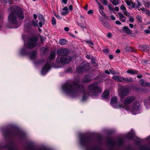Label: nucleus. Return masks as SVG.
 I'll return each mask as SVG.
<instances>
[{
	"label": "nucleus",
	"mask_w": 150,
	"mask_h": 150,
	"mask_svg": "<svg viewBox=\"0 0 150 150\" xmlns=\"http://www.w3.org/2000/svg\"><path fill=\"white\" fill-rule=\"evenodd\" d=\"M17 16L20 20L23 19L24 17L22 9L18 7H16L14 11L12 12L8 16L9 22L11 25V28H16L18 27L17 26Z\"/></svg>",
	"instance_id": "1"
},
{
	"label": "nucleus",
	"mask_w": 150,
	"mask_h": 150,
	"mask_svg": "<svg viewBox=\"0 0 150 150\" xmlns=\"http://www.w3.org/2000/svg\"><path fill=\"white\" fill-rule=\"evenodd\" d=\"M140 106L139 103L138 102L134 103L132 105V108H131L129 105H125L121 107L127 111L131 112L133 114L136 115L139 113V108Z\"/></svg>",
	"instance_id": "2"
},
{
	"label": "nucleus",
	"mask_w": 150,
	"mask_h": 150,
	"mask_svg": "<svg viewBox=\"0 0 150 150\" xmlns=\"http://www.w3.org/2000/svg\"><path fill=\"white\" fill-rule=\"evenodd\" d=\"M88 90L93 95L95 96L97 93H101L102 89L97 85H90L88 87Z\"/></svg>",
	"instance_id": "3"
},
{
	"label": "nucleus",
	"mask_w": 150,
	"mask_h": 150,
	"mask_svg": "<svg viewBox=\"0 0 150 150\" xmlns=\"http://www.w3.org/2000/svg\"><path fill=\"white\" fill-rule=\"evenodd\" d=\"M130 89L129 88L125 87L124 86L122 87L119 88V95L120 98H123L125 96H127L130 91Z\"/></svg>",
	"instance_id": "4"
},
{
	"label": "nucleus",
	"mask_w": 150,
	"mask_h": 150,
	"mask_svg": "<svg viewBox=\"0 0 150 150\" xmlns=\"http://www.w3.org/2000/svg\"><path fill=\"white\" fill-rule=\"evenodd\" d=\"M37 38L33 37L30 38L29 42L25 44V46L28 49H32L35 47L37 45Z\"/></svg>",
	"instance_id": "5"
},
{
	"label": "nucleus",
	"mask_w": 150,
	"mask_h": 150,
	"mask_svg": "<svg viewBox=\"0 0 150 150\" xmlns=\"http://www.w3.org/2000/svg\"><path fill=\"white\" fill-rule=\"evenodd\" d=\"M134 100V97L133 96H128L125 99L124 103L125 104L124 105L120 104L117 106V108H122L121 107L124 106L125 105H128L131 104Z\"/></svg>",
	"instance_id": "6"
},
{
	"label": "nucleus",
	"mask_w": 150,
	"mask_h": 150,
	"mask_svg": "<svg viewBox=\"0 0 150 150\" xmlns=\"http://www.w3.org/2000/svg\"><path fill=\"white\" fill-rule=\"evenodd\" d=\"M72 60V58L70 57H63L60 58V62L62 64H67L69 63Z\"/></svg>",
	"instance_id": "7"
},
{
	"label": "nucleus",
	"mask_w": 150,
	"mask_h": 150,
	"mask_svg": "<svg viewBox=\"0 0 150 150\" xmlns=\"http://www.w3.org/2000/svg\"><path fill=\"white\" fill-rule=\"evenodd\" d=\"M68 52V50L66 49H59L57 50V54L58 55L66 56Z\"/></svg>",
	"instance_id": "8"
},
{
	"label": "nucleus",
	"mask_w": 150,
	"mask_h": 150,
	"mask_svg": "<svg viewBox=\"0 0 150 150\" xmlns=\"http://www.w3.org/2000/svg\"><path fill=\"white\" fill-rule=\"evenodd\" d=\"M89 68L88 64H86L83 66H80L76 68V71L78 72L85 71Z\"/></svg>",
	"instance_id": "9"
},
{
	"label": "nucleus",
	"mask_w": 150,
	"mask_h": 150,
	"mask_svg": "<svg viewBox=\"0 0 150 150\" xmlns=\"http://www.w3.org/2000/svg\"><path fill=\"white\" fill-rule=\"evenodd\" d=\"M50 65L49 63H47L41 71V73L42 74H45L47 73L48 71L50 69Z\"/></svg>",
	"instance_id": "10"
},
{
	"label": "nucleus",
	"mask_w": 150,
	"mask_h": 150,
	"mask_svg": "<svg viewBox=\"0 0 150 150\" xmlns=\"http://www.w3.org/2000/svg\"><path fill=\"white\" fill-rule=\"evenodd\" d=\"M29 57L31 60L35 59L37 57L36 52L32 51L29 54Z\"/></svg>",
	"instance_id": "11"
},
{
	"label": "nucleus",
	"mask_w": 150,
	"mask_h": 150,
	"mask_svg": "<svg viewBox=\"0 0 150 150\" xmlns=\"http://www.w3.org/2000/svg\"><path fill=\"white\" fill-rule=\"evenodd\" d=\"M118 14L119 16L120 20L122 22H125L127 18L124 15L120 12H118Z\"/></svg>",
	"instance_id": "12"
},
{
	"label": "nucleus",
	"mask_w": 150,
	"mask_h": 150,
	"mask_svg": "<svg viewBox=\"0 0 150 150\" xmlns=\"http://www.w3.org/2000/svg\"><path fill=\"white\" fill-rule=\"evenodd\" d=\"M117 99L116 97L112 98L111 99L110 104L114 107H116Z\"/></svg>",
	"instance_id": "13"
},
{
	"label": "nucleus",
	"mask_w": 150,
	"mask_h": 150,
	"mask_svg": "<svg viewBox=\"0 0 150 150\" xmlns=\"http://www.w3.org/2000/svg\"><path fill=\"white\" fill-rule=\"evenodd\" d=\"M126 72L128 74H138V71H137L133 69L128 70Z\"/></svg>",
	"instance_id": "14"
},
{
	"label": "nucleus",
	"mask_w": 150,
	"mask_h": 150,
	"mask_svg": "<svg viewBox=\"0 0 150 150\" xmlns=\"http://www.w3.org/2000/svg\"><path fill=\"white\" fill-rule=\"evenodd\" d=\"M69 13L68 9L67 7H65L62 10L61 14L62 16H65Z\"/></svg>",
	"instance_id": "15"
},
{
	"label": "nucleus",
	"mask_w": 150,
	"mask_h": 150,
	"mask_svg": "<svg viewBox=\"0 0 150 150\" xmlns=\"http://www.w3.org/2000/svg\"><path fill=\"white\" fill-rule=\"evenodd\" d=\"M123 30L126 33L128 34H131L132 32V30L129 29L128 27L126 26L123 27Z\"/></svg>",
	"instance_id": "16"
},
{
	"label": "nucleus",
	"mask_w": 150,
	"mask_h": 150,
	"mask_svg": "<svg viewBox=\"0 0 150 150\" xmlns=\"http://www.w3.org/2000/svg\"><path fill=\"white\" fill-rule=\"evenodd\" d=\"M110 92L108 90L105 91L102 95V97L104 98H107Z\"/></svg>",
	"instance_id": "17"
},
{
	"label": "nucleus",
	"mask_w": 150,
	"mask_h": 150,
	"mask_svg": "<svg viewBox=\"0 0 150 150\" xmlns=\"http://www.w3.org/2000/svg\"><path fill=\"white\" fill-rule=\"evenodd\" d=\"M133 81V80L131 77H126L124 78V82L128 83L132 82Z\"/></svg>",
	"instance_id": "18"
},
{
	"label": "nucleus",
	"mask_w": 150,
	"mask_h": 150,
	"mask_svg": "<svg viewBox=\"0 0 150 150\" xmlns=\"http://www.w3.org/2000/svg\"><path fill=\"white\" fill-rule=\"evenodd\" d=\"M90 80V77L88 76H85L83 79L82 81L84 83L89 81Z\"/></svg>",
	"instance_id": "19"
},
{
	"label": "nucleus",
	"mask_w": 150,
	"mask_h": 150,
	"mask_svg": "<svg viewBox=\"0 0 150 150\" xmlns=\"http://www.w3.org/2000/svg\"><path fill=\"white\" fill-rule=\"evenodd\" d=\"M125 50L126 51H135V49L129 46L126 47Z\"/></svg>",
	"instance_id": "20"
},
{
	"label": "nucleus",
	"mask_w": 150,
	"mask_h": 150,
	"mask_svg": "<svg viewBox=\"0 0 150 150\" xmlns=\"http://www.w3.org/2000/svg\"><path fill=\"white\" fill-rule=\"evenodd\" d=\"M55 52L54 51H52L50 53V54L49 57V59H52L55 58Z\"/></svg>",
	"instance_id": "21"
},
{
	"label": "nucleus",
	"mask_w": 150,
	"mask_h": 150,
	"mask_svg": "<svg viewBox=\"0 0 150 150\" xmlns=\"http://www.w3.org/2000/svg\"><path fill=\"white\" fill-rule=\"evenodd\" d=\"M102 24L104 26L107 28H109L110 27V25L107 22H104L102 21Z\"/></svg>",
	"instance_id": "22"
},
{
	"label": "nucleus",
	"mask_w": 150,
	"mask_h": 150,
	"mask_svg": "<svg viewBox=\"0 0 150 150\" xmlns=\"http://www.w3.org/2000/svg\"><path fill=\"white\" fill-rule=\"evenodd\" d=\"M110 1L111 2L112 4L115 6H116L119 4H120L119 0H113L112 1Z\"/></svg>",
	"instance_id": "23"
},
{
	"label": "nucleus",
	"mask_w": 150,
	"mask_h": 150,
	"mask_svg": "<svg viewBox=\"0 0 150 150\" xmlns=\"http://www.w3.org/2000/svg\"><path fill=\"white\" fill-rule=\"evenodd\" d=\"M66 42V40L63 39H61L59 41V44L62 45H65Z\"/></svg>",
	"instance_id": "24"
},
{
	"label": "nucleus",
	"mask_w": 150,
	"mask_h": 150,
	"mask_svg": "<svg viewBox=\"0 0 150 150\" xmlns=\"http://www.w3.org/2000/svg\"><path fill=\"white\" fill-rule=\"evenodd\" d=\"M38 18L40 21L42 22H44V18L43 16L41 14H40L38 16Z\"/></svg>",
	"instance_id": "25"
},
{
	"label": "nucleus",
	"mask_w": 150,
	"mask_h": 150,
	"mask_svg": "<svg viewBox=\"0 0 150 150\" xmlns=\"http://www.w3.org/2000/svg\"><path fill=\"white\" fill-rule=\"evenodd\" d=\"M124 77L123 76H119L117 81L119 82H124Z\"/></svg>",
	"instance_id": "26"
},
{
	"label": "nucleus",
	"mask_w": 150,
	"mask_h": 150,
	"mask_svg": "<svg viewBox=\"0 0 150 150\" xmlns=\"http://www.w3.org/2000/svg\"><path fill=\"white\" fill-rule=\"evenodd\" d=\"M136 18L139 22L140 23L142 22V19L141 16L138 15L136 17Z\"/></svg>",
	"instance_id": "27"
},
{
	"label": "nucleus",
	"mask_w": 150,
	"mask_h": 150,
	"mask_svg": "<svg viewBox=\"0 0 150 150\" xmlns=\"http://www.w3.org/2000/svg\"><path fill=\"white\" fill-rule=\"evenodd\" d=\"M101 2L104 5H107L108 4V2L107 0H102Z\"/></svg>",
	"instance_id": "28"
},
{
	"label": "nucleus",
	"mask_w": 150,
	"mask_h": 150,
	"mask_svg": "<svg viewBox=\"0 0 150 150\" xmlns=\"http://www.w3.org/2000/svg\"><path fill=\"white\" fill-rule=\"evenodd\" d=\"M99 11L100 13V14L103 16V17L106 18V16L105 15V14L102 11V10H101L100 9H99Z\"/></svg>",
	"instance_id": "29"
},
{
	"label": "nucleus",
	"mask_w": 150,
	"mask_h": 150,
	"mask_svg": "<svg viewBox=\"0 0 150 150\" xmlns=\"http://www.w3.org/2000/svg\"><path fill=\"white\" fill-rule=\"evenodd\" d=\"M120 9L123 11V12L126 10V7L123 5H122L121 6Z\"/></svg>",
	"instance_id": "30"
},
{
	"label": "nucleus",
	"mask_w": 150,
	"mask_h": 150,
	"mask_svg": "<svg viewBox=\"0 0 150 150\" xmlns=\"http://www.w3.org/2000/svg\"><path fill=\"white\" fill-rule=\"evenodd\" d=\"M119 76H118L117 75H114L112 77V78L113 79L117 81L118 80V78H119Z\"/></svg>",
	"instance_id": "31"
},
{
	"label": "nucleus",
	"mask_w": 150,
	"mask_h": 150,
	"mask_svg": "<svg viewBox=\"0 0 150 150\" xmlns=\"http://www.w3.org/2000/svg\"><path fill=\"white\" fill-rule=\"evenodd\" d=\"M52 23L53 25H55L56 24V19L54 17H53L52 18Z\"/></svg>",
	"instance_id": "32"
},
{
	"label": "nucleus",
	"mask_w": 150,
	"mask_h": 150,
	"mask_svg": "<svg viewBox=\"0 0 150 150\" xmlns=\"http://www.w3.org/2000/svg\"><path fill=\"white\" fill-rule=\"evenodd\" d=\"M77 25L79 27L82 28H86L84 26V24L83 23H77Z\"/></svg>",
	"instance_id": "33"
},
{
	"label": "nucleus",
	"mask_w": 150,
	"mask_h": 150,
	"mask_svg": "<svg viewBox=\"0 0 150 150\" xmlns=\"http://www.w3.org/2000/svg\"><path fill=\"white\" fill-rule=\"evenodd\" d=\"M129 21L131 22H134V18L131 16H129Z\"/></svg>",
	"instance_id": "34"
},
{
	"label": "nucleus",
	"mask_w": 150,
	"mask_h": 150,
	"mask_svg": "<svg viewBox=\"0 0 150 150\" xmlns=\"http://www.w3.org/2000/svg\"><path fill=\"white\" fill-rule=\"evenodd\" d=\"M38 20H36L35 21H33V24L34 26H37L38 24Z\"/></svg>",
	"instance_id": "35"
},
{
	"label": "nucleus",
	"mask_w": 150,
	"mask_h": 150,
	"mask_svg": "<svg viewBox=\"0 0 150 150\" xmlns=\"http://www.w3.org/2000/svg\"><path fill=\"white\" fill-rule=\"evenodd\" d=\"M98 5L99 6V9L102 10L104 9V6L100 3V4H98Z\"/></svg>",
	"instance_id": "36"
},
{
	"label": "nucleus",
	"mask_w": 150,
	"mask_h": 150,
	"mask_svg": "<svg viewBox=\"0 0 150 150\" xmlns=\"http://www.w3.org/2000/svg\"><path fill=\"white\" fill-rule=\"evenodd\" d=\"M123 13H124V14L126 16H127L129 17L130 16V14L129 13L127 12L126 10L125 11H123Z\"/></svg>",
	"instance_id": "37"
},
{
	"label": "nucleus",
	"mask_w": 150,
	"mask_h": 150,
	"mask_svg": "<svg viewBox=\"0 0 150 150\" xmlns=\"http://www.w3.org/2000/svg\"><path fill=\"white\" fill-rule=\"evenodd\" d=\"M125 1L127 4L128 6H130L131 4V2L128 0H126Z\"/></svg>",
	"instance_id": "38"
},
{
	"label": "nucleus",
	"mask_w": 150,
	"mask_h": 150,
	"mask_svg": "<svg viewBox=\"0 0 150 150\" xmlns=\"http://www.w3.org/2000/svg\"><path fill=\"white\" fill-rule=\"evenodd\" d=\"M54 16H55L59 20H61L62 19V18L61 17L59 16L56 13H55L54 14Z\"/></svg>",
	"instance_id": "39"
},
{
	"label": "nucleus",
	"mask_w": 150,
	"mask_h": 150,
	"mask_svg": "<svg viewBox=\"0 0 150 150\" xmlns=\"http://www.w3.org/2000/svg\"><path fill=\"white\" fill-rule=\"evenodd\" d=\"M108 6L110 11H113V8L111 7L110 4H108Z\"/></svg>",
	"instance_id": "40"
},
{
	"label": "nucleus",
	"mask_w": 150,
	"mask_h": 150,
	"mask_svg": "<svg viewBox=\"0 0 150 150\" xmlns=\"http://www.w3.org/2000/svg\"><path fill=\"white\" fill-rule=\"evenodd\" d=\"M103 52L105 53H108L109 52V50L108 49H104L103 50Z\"/></svg>",
	"instance_id": "41"
},
{
	"label": "nucleus",
	"mask_w": 150,
	"mask_h": 150,
	"mask_svg": "<svg viewBox=\"0 0 150 150\" xmlns=\"http://www.w3.org/2000/svg\"><path fill=\"white\" fill-rule=\"evenodd\" d=\"M86 42L91 45H93V42L90 40H88L86 41Z\"/></svg>",
	"instance_id": "42"
},
{
	"label": "nucleus",
	"mask_w": 150,
	"mask_h": 150,
	"mask_svg": "<svg viewBox=\"0 0 150 150\" xmlns=\"http://www.w3.org/2000/svg\"><path fill=\"white\" fill-rule=\"evenodd\" d=\"M110 17H111V19L112 20H115V18L113 15H111L110 16Z\"/></svg>",
	"instance_id": "43"
},
{
	"label": "nucleus",
	"mask_w": 150,
	"mask_h": 150,
	"mask_svg": "<svg viewBox=\"0 0 150 150\" xmlns=\"http://www.w3.org/2000/svg\"><path fill=\"white\" fill-rule=\"evenodd\" d=\"M144 47H143V50L145 51L146 52H147L148 51V50L147 49V47L146 46H145L144 45Z\"/></svg>",
	"instance_id": "44"
},
{
	"label": "nucleus",
	"mask_w": 150,
	"mask_h": 150,
	"mask_svg": "<svg viewBox=\"0 0 150 150\" xmlns=\"http://www.w3.org/2000/svg\"><path fill=\"white\" fill-rule=\"evenodd\" d=\"M44 22H42L40 21L39 23V25L40 27H42V23H43Z\"/></svg>",
	"instance_id": "45"
},
{
	"label": "nucleus",
	"mask_w": 150,
	"mask_h": 150,
	"mask_svg": "<svg viewBox=\"0 0 150 150\" xmlns=\"http://www.w3.org/2000/svg\"><path fill=\"white\" fill-rule=\"evenodd\" d=\"M117 25H121V22L119 21H115Z\"/></svg>",
	"instance_id": "46"
},
{
	"label": "nucleus",
	"mask_w": 150,
	"mask_h": 150,
	"mask_svg": "<svg viewBox=\"0 0 150 150\" xmlns=\"http://www.w3.org/2000/svg\"><path fill=\"white\" fill-rule=\"evenodd\" d=\"M93 13V11L92 10H90L88 11L87 13L88 14H91L92 13Z\"/></svg>",
	"instance_id": "47"
},
{
	"label": "nucleus",
	"mask_w": 150,
	"mask_h": 150,
	"mask_svg": "<svg viewBox=\"0 0 150 150\" xmlns=\"http://www.w3.org/2000/svg\"><path fill=\"white\" fill-rule=\"evenodd\" d=\"M107 36L109 38H110L112 36V34L110 33H108L107 34Z\"/></svg>",
	"instance_id": "48"
},
{
	"label": "nucleus",
	"mask_w": 150,
	"mask_h": 150,
	"mask_svg": "<svg viewBox=\"0 0 150 150\" xmlns=\"http://www.w3.org/2000/svg\"><path fill=\"white\" fill-rule=\"evenodd\" d=\"M109 58L110 59H113L114 57L112 55H109Z\"/></svg>",
	"instance_id": "49"
},
{
	"label": "nucleus",
	"mask_w": 150,
	"mask_h": 150,
	"mask_svg": "<svg viewBox=\"0 0 150 150\" xmlns=\"http://www.w3.org/2000/svg\"><path fill=\"white\" fill-rule=\"evenodd\" d=\"M143 76V75L141 74H140L139 75H138L137 76V77L139 79H140L141 78H142Z\"/></svg>",
	"instance_id": "50"
},
{
	"label": "nucleus",
	"mask_w": 150,
	"mask_h": 150,
	"mask_svg": "<svg viewBox=\"0 0 150 150\" xmlns=\"http://www.w3.org/2000/svg\"><path fill=\"white\" fill-rule=\"evenodd\" d=\"M110 72H111V74H116V72L113 70H110Z\"/></svg>",
	"instance_id": "51"
},
{
	"label": "nucleus",
	"mask_w": 150,
	"mask_h": 150,
	"mask_svg": "<svg viewBox=\"0 0 150 150\" xmlns=\"http://www.w3.org/2000/svg\"><path fill=\"white\" fill-rule=\"evenodd\" d=\"M144 32L145 33H146L147 34H149L150 33V31L148 30H145Z\"/></svg>",
	"instance_id": "52"
},
{
	"label": "nucleus",
	"mask_w": 150,
	"mask_h": 150,
	"mask_svg": "<svg viewBox=\"0 0 150 150\" xmlns=\"http://www.w3.org/2000/svg\"><path fill=\"white\" fill-rule=\"evenodd\" d=\"M64 30L66 31H68L69 30V28L67 27H66L64 28Z\"/></svg>",
	"instance_id": "53"
},
{
	"label": "nucleus",
	"mask_w": 150,
	"mask_h": 150,
	"mask_svg": "<svg viewBox=\"0 0 150 150\" xmlns=\"http://www.w3.org/2000/svg\"><path fill=\"white\" fill-rule=\"evenodd\" d=\"M62 2L65 4H66L67 2V0H62Z\"/></svg>",
	"instance_id": "54"
},
{
	"label": "nucleus",
	"mask_w": 150,
	"mask_h": 150,
	"mask_svg": "<svg viewBox=\"0 0 150 150\" xmlns=\"http://www.w3.org/2000/svg\"><path fill=\"white\" fill-rule=\"evenodd\" d=\"M143 47H144V45H141L139 46V48H140V49L141 50H143Z\"/></svg>",
	"instance_id": "55"
},
{
	"label": "nucleus",
	"mask_w": 150,
	"mask_h": 150,
	"mask_svg": "<svg viewBox=\"0 0 150 150\" xmlns=\"http://www.w3.org/2000/svg\"><path fill=\"white\" fill-rule=\"evenodd\" d=\"M69 8L70 10H72L73 9V7L72 5H70L69 6Z\"/></svg>",
	"instance_id": "56"
},
{
	"label": "nucleus",
	"mask_w": 150,
	"mask_h": 150,
	"mask_svg": "<svg viewBox=\"0 0 150 150\" xmlns=\"http://www.w3.org/2000/svg\"><path fill=\"white\" fill-rule=\"evenodd\" d=\"M115 10L116 11H119V8L118 7H115Z\"/></svg>",
	"instance_id": "57"
},
{
	"label": "nucleus",
	"mask_w": 150,
	"mask_h": 150,
	"mask_svg": "<svg viewBox=\"0 0 150 150\" xmlns=\"http://www.w3.org/2000/svg\"><path fill=\"white\" fill-rule=\"evenodd\" d=\"M129 26L130 28H132L134 26L132 24L130 23L129 24Z\"/></svg>",
	"instance_id": "58"
},
{
	"label": "nucleus",
	"mask_w": 150,
	"mask_h": 150,
	"mask_svg": "<svg viewBox=\"0 0 150 150\" xmlns=\"http://www.w3.org/2000/svg\"><path fill=\"white\" fill-rule=\"evenodd\" d=\"M120 50L119 49H117L116 50L115 52L117 53H119L120 52Z\"/></svg>",
	"instance_id": "59"
},
{
	"label": "nucleus",
	"mask_w": 150,
	"mask_h": 150,
	"mask_svg": "<svg viewBox=\"0 0 150 150\" xmlns=\"http://www.w3.org/2000/svg\"><path fill=\"white\" fill-rule=\"evenodd\" d=\"M1 2L4 3H6L7 2L6 0H1Z\"/></svg>",
	"instance_id": "60"
},
{
	"label": "nucleus",
	"mask_w": 150,
	"mask_h": 150,
	"mask_svg": "<svg viewBox=\"0 0 150 150\" xmlns=\"http://www.w3.org/2000/svg\"><path fill=\"white\" fill-rule=\"evenodd\" d=\"M105 73H106L108 74H110V72L108 70H106L105 71Z\"/></svg>",
	"instance_id": "61"
},
{
	"label": "nucleus",
	"mask_w": 150,
	"mask_h": 150,
	"mask_svg": "<svg viewBox=\"0 0 150 150\" xmlns=\"http://www.w3.org/2000/svg\"><path fill=\"white\" fill-rule=\"evenodd\" d=\"M86 57L88 59H90L91 58V57L89 55H87L86 56Z\"/></svg>",
	"instance_id": "62"
},
{
	"label": "nucleus",
	"mask_w": 150,
	"mask_h": 150,
	"mask_svg": "<svg viewBox=\"0 0 150 150\" xmlns=\"http://www.w3.org/2000/svg\"><path fill=\"white\" fill-rule=\"evenodd\" d=\"M33 17L35 19H36L37 18V15L35 14H34L33 15Z\"/></svg>",
	"instance_id": "63"
},
{
	"label": "nucleus",
	"mask_w": 150,
	"mask_h": 150,
	"mask_svg": "<svg viewBox=\"0 0 150 150\" xmlns=\"http://www.w3.org/2000/svg\"><path fill=\"white\" fill-rule=\"evenodd\" d=\"M80 17L82 18V19L83 20H84V17L82 15H80Z\"/></svg>",
	"instance_id": "64"
}]
</instances>
